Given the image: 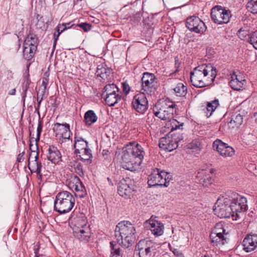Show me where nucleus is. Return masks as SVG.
<instances>
[{"instance_id":"nucleus-1","label":"nucleus","mask_w":257,"mask_h":257,"mask_svg":"<svg viewBox=\"0 0 257 257\" xmlns=\"http://www.w3.org/2000/svg\"><path fill=\"white\" fill-rule=\"evenodd\" d=\"M247 199L236 192L228 191L219 198L213 209L214 214L220 218L234 217L237 220L239 213L247 210Z\"/></svg>"},{"instance_id":"nucleus-2","label":"nucleus","mask_w":257,"mask_h":257,"mask_svg":"<svg viewBox=\"0 0 257 257\" xmlns=\"http://www.w3.org/2000/svg\"><path fill=\"white\" fill-rule=\"evenodd\" d=\"M145 154L143 148L138 143L130 142L123 151L122 168L131 171L136 170L142 164Z\"/></svg>"},{"instance_id":"nucleus-3","label":"nucleus","mask_w":257,"mask_h":257,"mask_svg":"<svg viewBox=\"0 0 257 257\" xmlns=\"http://www.w3.org/2000/svg\"><path fill=\"white\" fill-rule=\"evenodd\" d=\"M216 76V69L211 64H204L195 67L190 73L191 82L196 87L211 84Z\"/></svg>"},{"instance_id":"nucleus-4","label":"nucleus","mask_w":257,"mask_h":257,"mask_svg":"<svg viewBox=\"0 0 257 257\" xmlns=\"http://www.w3.org/2000/svg\"><path fill=\"white\" fill-rule=\"evenodd\" d=\"M135 233L134 225L129 221L120 222L115 229V236L117 243L126 248L132 244L135 238Z\"/></svg>"},{"instance_id":"nucleus-5","label":"nucleus","mask_w":257,"mask_h":257,"mask_svg":"<svg viewBox=\"0 0 257 257\" xmlns=\"http://www.w3.org/2000/svg\"><path fill=\"white\" fill-rule=\"evenodd\" d=\"M75 199L69 192L63 191L56 196L54 202V210L60 214L70 212L75 204Z\"/></svg>"},{"instance_id":"nucleus-6","label":"nucleus","mask_w":257,"mask_h":257,"mask_svg":"<svg viewBox=\"0 0 257 257\" xmlns=\"http://www.w3.org/2000/svg\"><path fill=\"white\" fill-rule=\"evenodd\" d=\"M176 105L175 102L166 99L158 101L156 104L157 110H154V115L162 120H171L173 118V112ZM153 114H148V119Z\"/></svg>"},{"instance_id":"nucleus-7","label":"nucleus","mask_w":257,"mask_h":257,"mask_svg":"<svg viewBox=\"0 0 257 257\" xmlns=\"http://www.w3.org/2000/svg\"><path fill=\"white\" fill-rule=\"evenodd\" d=\"M141 92L151 96L154 94L158 86L157 79L154 74L145 72L141 79Z\"/></svg>"},{"instance_id":"nucleus-8","label":"nucleus","mask_w":257,"mask_h":257,"mask_svg":"<svg viewBox=\"0 0 257 257\" xmlns=\"http://www.w3.org/2000/svg\"><path fill=\"white\" fill-rule=\"evenodd\" d=\"M210 16L214 23L222 25L229 22L231 15L229 11L225 10L221 6H216L211 9Z\"/></svg>"},{"instance_id":"nucleus-9","label":"nucleus","mask_w":257,"mask_h":257,"mask_svg":"<svg viewBox=\"0 0 257 257\" xmlns=\"http://www.w3.org/2000/svg\"><path fill=\"white\" fill-rule=\"evenodd\" d=\"M186 27L192 32L196 33H203L206 30L204 23L196 16H191L186 20Z\"/></svg>"},{"instance_id":"nucleus-10","label":"nucleus","mask_w":257,"mask_h":257,"mask_svg":"<svg viewBox=\"0 0 257 257\" xmlns=\"http://www.w3.org/2000/svg\"><path fill=\"white\" fill-rule=\"evenodd\" d=\"M134 108L138 112L143 114L147 110L148 101L146 94L140 92L135 95L132 101Z\"/></svg>"},{"instance_id":"nucleus-11","label":"nucleus","mask_w":257,"mask_h":257,"mask_svg":"<svg viewBox=\"0 0 257 257\" xmlns=\"http://www.w3.org/2000/svg\"><path fill=\"white\" fill-rule=\"evenodd\" d=\"M144 227L146 229L151 230L152 233L156 236H161L164 233V224L153 217L145 222Z\"/></svg>"},{"instance_id":"nucleus-12","label":"nucleus","mask_w":257,"mask_h":257,"mask_svg":"<svg viewBox=\"0 0 257 257\" xmlns=\"http://www.w3.org/2000/svg\"><path fill=\"white\" fill-rule=\"evenodd\" d=\"M212 146L214 150L225 158L232 157L235 153L234 150L231 147L219 139L214 141Z\"/></svg>"},{"instance_id":"nucleus-13","label":"nucleus","mask_w":257,"mask_h":257,"mask_svg":"<svg viewBox=\"0 0 257 257\" xmlns=\"http://www.w3.org/2000/svg\"><path fill=\"white\" fill-rule=\"evenodd\" d=\"M144 241H140L137 244L140 257H151L155 253L156 244L152 241H147L144 247L142 246Z\"/></svg>"},{"instance_id":"nucleus-14","label":"nucleus","mask_w":257,"mask_h":257,"mask_svg":"<svg viewBox=\"0 0 257 257\" xmlns=\"http://www.w3.org/2000/svg\"><path fill=\"white\" fill-rule=\"evenodd\" d=\"M53 130L56 137L62 138L65 140L70 139L71 133L70 130V125L68 123L56 122L54 124Z\"/></svg>"},{"instance_id":"nucleus-15","label":"nucleus","mask_w":257,"mask_h":257,"mask_svg":"<svg viewBox=\"0 0 257 257\" xmlns=\"http://www.w3.org/2000/svg\"><path fill=\"white\" fill-rule=\"evenodd\" d=\"M38 152L35 151H32L29 155L28 167L32 172H36L41 177V171L42 164L38 161Z\"/></svg>"},{"instance_id":"nucleus-16","label":"nucleus","mask_w":257,"mask_h":257,"mask_svg":"<svg viewBox=\"0 0 257 257\" xmlns=\"http://www.w3.org/2000/svg\"><path fill=\"white\" fill-rule=\"evenodd\" d=\"M129 178L122 179L118 183L117 191L119 195L125 198L129 197L133 192V186L130 184Z\"/></svg>"},{"instance_id":"nucleus-17","label":"nucleus","mask_w":257,"mask_h":257,"mask_svg":"<svg viewBox=\"0 0 257 257\" xmlns=\"http://www.w3.org/2000/svg\"><path fill=\"white\" fill-rule=\"evenodd\" d=\"M167 174L164 171L159 172V169L150 175L148 178V184L150 187L156 186H162V183L164 182L162 179V177H166Z\"/></svg>"},{"instance_id":"nucleus-18","label":"nucleus","mask_w":257,"mask_h":257,"mask_svg":"<svg viewBox=\"0 0 257 257\" xmlns=\"http://www.w3.org/2000/svg\"><path fill=\"white\" fill-rule=\"evenodd\" d=\"M229 85L231 88L235 90H240L246 84V80L241 75H237L235 72L230 74Z\"/></svg>"},{"instance_id":"nucleus-19","label":"nucleus","mask_w":257,"mask_h":257,"mask_svg":"<svg viewBox=\"0 0 257 257\" xmlns=\"http://www.w3.org/2000/svg\"><path fill=\"white\" fill-rule=\"evenodd\" d=\"M214 172L213 170L210 168L202 169L197 175V177L200 179L199 181L203 186H207L212 183L210 174Z\"/></svg>"},{"instance_id":"nucleus-20","label":"nucleus","mask_w":257,"mask_h":257,"mask_svg":"<svg viewBox=\"0 0 257 257\" xmlns=\"http://www.w3.org/2000/svg\"><path fill=\"white\" fill-rule=\"evenodd\" d=\"M71 221L72 224L74 226L73 227V230L76 228L81 229L84 228V226H88L86 218L83 213H79L75 216H72Z\"/></svg>"},{"instance_id":"nucleus-21","label":"nucleus","mask_w":257,"mask_h":257,"mask_svg":"<svg viewBox=\"0 0 257 257\" xmlns=\"http://www.w3.org/2000/svg\"><path fill=\"white\" fill-rule=\"evenodd\" d=\"M159 146L162 149L168 152H171L176 149L178 147L177 141H173L172 138L169 137L161 138L159 141Z\"/></svg>"},{"instance_id":"nucleus-22","label":"nucleus","mask_w":257,"mask_h":257,"mask_svg":"<svg viewBox=\"0 0 257 257\" xmlns=\"http://www.w3.org/2000/svg\"><path fill=\"white\" fill-rule=\"evenodd\" d=\"M74 236L81 241L87 242L90 237L91 233L89 226H84L81 229L76 228L74 230Z\"/></svg>"},{"instance_id":"nucleus-23","label":"nucleus","mask_w":257,"mask_h":257,"mask_svg":"<svg viewBox=\"0 0 257 257\" xmlns=\"http://www.w3.org/2000/svg\"><path fill=\"white\" fill-rule=\"evenodd\" d=\"M48 151L47 159L52 163L56 164L61 161V153L56 147L50 146Z\"/></svg>"},{"instance_id":"nucleus-24","label":"nucleus","mask_w":257,"mask_h":257,"mask_svg":"<svg viewBox=\"0 0 257 257\" xmlns=\"http://www.w3.org/2000/svg\"><path fill=\"white\" fill-rule=\"evenodd\" d=\"M103 96L105 97V100L106 104H107V105L110 106L115 105L121 99V95L120 92L105 95Z\"/></svg>"},{"instance_id":"nucleus-25","label":"nucleus","mask_w":257,"mask_h":257,"mask_svg":"<svg viewBox=\"0 0 257 257\" xmlns=\"http://www.w3.org/2000/svg\"><path fill=\"white\" fill-rule=\"evenodd\" d=\"M210 238L211 242L213 245L222 246L227 242V238L225 235H215V234H210Z\"/></svg>"},{"instance_id":"nucleus-26","label":"nucleus","mask_w":257,"mask_h":257,"mask_svg":"<svg viewBox=\"0 0 257 257\" xmlns=\"http://www.w3.org/2000/svg\"><path fill=\"white\" fill-rule=\"evenodd\" d=\"M74 147L76 154H78L88 147V143L81 138H75Z\"/></svg>"},{"instance_id":"nucleus-27","label":"nucleus","mask_w":257,"mask_h":257,"mask_svg":"<svg viewBox=\"0 0 257 257\" xmlns=\"http://www.w3.org/2000/svg\"><path fill=\"white\" fill-rule=\"evenodd\" d=\"M219 105V102L218 99H215L210 102H208L206 106V115L207 117H210L213 111Z\"/></svg>"},{"instance_id":"nucleus-28","label":"nucleus","mask_w":257,"mask_h":257,"mask_svg":"<svg viewBox=\"0 0 257 257\" xmlns=\"http://www.w3.org/2000/svg\"><path fill=\"white\" fill-rule=\"evenodd\" d=\"M84 118L85 124L90 125L96 121L97 116L93 110H89L85 112Z\"/></svg>"},{"instance_id":"nucleus-29","label":"nucleus","mask_w":257,"mask_h":257,"mask_svg":"<svg viewBox=\"0 0 257 257\" xmlns=\"http://www.w3.org/2000/svg\"><path fill=\"white\" fill-rule=\"evenodd\" d=\"M24 44L25 45V46H28V47H35V48L37 49L38 38L35 34H30L26 38Z\"/></svg>"},{"instance_id":"nucleus-30","label":"nucleus","mask_w":257,"mask_h":257,"mask_svg":"<svg viewBox=\"0 0 257 257\" xmlns=\"http://www.w3.org/2000/svg\"><path fill=\"white\" fill-rule=\"evenodd\" d=\"M37 49L35 47H28L23 44V56L27 60H31L34 56Z\"/></svg>"},{"instance_id":"nucleus-31","label":"nucleus","mask_w":257,"mask_h":257,"mask_svg":"<svg viewBox=\"0 0 257 257\" xmlns=\"http://www.w3.org/2000/svg\"><path fill=\"white\" fill-rule=\"evenodd\" d=\"M97 68L96 71V74L98 76L101 77L104 80H108L110 78V74L111 70L109 69H106L102 66Z\"/></svg>"},{"instance_id":"nucleus-32","label":"nucleus","mask_w":257,"mask_h":257,"mask_svg":"<svg viewBox=\"0 0 257 257\" xmlns=\"http://www.w3.org/2000/svg\"><path fill=\"white\" fill-rule=\"evenodd\" d=\"M119 92L118 87L115 84H108L104 87L102 95L105 96Z\"/></svg>"},{"instance_id":"nucleus-33","label":"nucleus","mask_w":257,"mask_h":257,"mask_svg":"<svg viewBox=\"0 0 257 257\" xmlns=\"http://www.w3.org/2000/svg\"><path fill=\"white\" fill-rule=\"evenodd\" d=\"M67 29V27L66 26V23H63L62 25L59 24L56 28L55 30L57 31V33L56 32L54 34V41L53 45V50L55 49L56 42L58 39L59 36L61 33H62L63 31Z\"/></svg>"},{"instance_id":"nucleus-34","label":"nucleus","mask_w":257,"mask_h":257,"mask_svg":"<svg viewBox=\"0 0 257 257\" xmlns=\"http://www.w3.org/2000/svg\"><path fill=\"white\" fill-rule=\"evenodd\" d=\"M210 234H215V235H227L225 233V230L224 228L223 224L221 222L216 223Z\"/></svg>"},{"instance_id":"nucleus-35","label":"nucleus","mask_w":257,"mask_h":257,"mask_svg":"<svg viewBox=\"0 0 257 257\" xmlns=\"http://www.w3.org/2000/svg\"><path fill=\"white\" fill-rule=\"evenodd\" d=\"M187 87L182 83H179L174 88L176 95L178 96H184L187 93Z\"/></svg>"},{"instance_id":"nucleus-36","label":"nucleus","mask_w":257,"mask_h":257,"mask_svg":"<svg viewBox=\"0 0 257 257\" xmlns=\"http://www.w3.org/2000/svg\"><path fill=\"white\" fill-rule=\"evenodd\" d=\"M187 148L195 152H198L202 148V145L199 140H195L187 145Z\"/></svg>"},{"instance_id":"nucleus-37","label":"nucleus","mask_w":257,"mask_h":257,"mask_svg":"<svg viewBox=\"0 0 257 257\" xmlns=\"http://www.w3.org/2000/svg\"><path fill=\"white\" fill-rule=\"evenodd\" d=\"M242 245L243 246V249L246 252L252 251L256 248L253 243L245 238L242 241Z\"/></svg>"},{"instance_id":"nucleus-38","label":"nucleus","mask_w":257,"mask_h":257,"mask_svg":"<svg viewBox=\"0 0 257 257\" xmlns=\"http://www.w3.org/2000/svg\"><path fill=\"white\" fill-rule=\"evenodd\" d=\"M246 8L251 13L257 14V0L249 1L246 5Z\"/></svg>"},{"instance_id":"nucleus-39","label":"nucleus","mask_w":257,"mask_h":257,"mask_svg":"<svg viewBox=\"0 0 257 257\" xmlns=\"http://www.w3.org/2000/svg\"><path fill=\"white\" fill-rule=\"evenodd\" d=\"M74 185V189L76 191H83L84 189V187L82 184L80 179L79 177L75 176L73 180Z\"/></svg>"},{"instance_id":"nucleus-40","label":"nucleus","mask_w":257,"mask_h":257,"mask_svg":"<svg viewBox=\"0 0 257 257\" xmlns=\"http://www.w3.org/2000/svg\"><path fill=\"white\" fill-rule=\"evenodd\" d=\"M110 244L111 249L110 257H122L120 248L116 247V245L114 244L112 242H110Z\"/></svg>"},{"instance_id":"nucleus-41","label":"nucleus","mask_w":257,"mask_h":257,"mask_svg":"<svg viewBox=\"0 0 257 257\" xmlns=\"http://www.w3.org/2000/svg\"><path fill=\"white\" fill-rule=\"evenodd\" d=\"M237 34L239 38L242 40H244L246 36L249 37L250 36V35H249V30L247 27H244L240 28L238 31Z\"/></svg>"},{"instance_id":"nucleus-42","label":"nucleus","mask_w":257,"mask_h":257,"mask_svg":"<svg viewBox=\"0 0 257 257\" xmlns=\"http://www.w3.org/2000/svg\"><path fill=\"white\" fill-rule=\"evenodd\" d=\"M243 122V117L242 115L240 114H238L235 116H233L232 117L231 120L230 121V123L231 124L232 123H234L235 126L238 127L240 125L242 124Z\"/></svg>"},{"instance_id":"nucleus-43","label":"nucleus","mask_w":257,"mask_h":257,"mask_svg":"<svg viewBox=\"0 0 257 257\" xmlns=\"http://www.w3.org/2000/svg\"><path fill=\"white\" fill-rule=\"evenodd\" d=\"M46 90L44 89L39 88V91L37 92V101L38 102V105L36 108L37 110H39L41 105V103L43 99L44 96L45 94Z\"/></svg>"},{"instance_id":"nucleus-44","label":"nucleus","mask_w":257,"mask_h":257,"mask_svg":"<svg viewBox=\"0 0 257 257\" xmlns=\"http://www.w3.org/2000/svg\"><path fill=\"white\" fill-rule=\"evenodd\" d=\"M169 120L171 121V124L172 126V129H171L172 131L177 130L178 129H179V130L183 129L182 127L184 124L183 122H179L175 119H171V120Z\"/></svg>"},{"instance_id":"nucleus-45","label":"nucleus","mask_w":257,"mask_h":257,"mask_svg":"<svg viewBox=\"0 0 257 257\" xmlns=\"http://www.w3.org/2000/svg\"><path fill=\"white\" fill-rule=\"evenodd\" d=\"M249 42L257 50V31L250 34L249 37Z\"/></svg>"},{"instance_id":"nucleus-46","label":"nucleus","mask_w":257,"mask_h":257,"mask_svg":"<svg viewBox=\"0 0 257 257\" xmlns=\"http://www.w3.org/2000/svg\"><path fill=\"white\" fill-rule=\"evenodd\" d=\"M30 84V80L28 78H27L24 81L23 84V98L24 101H25V97L27 96V91L29 87V85Z\"/></svg>"},{"instance_id":"nucleus-47","label":"nucleus","mask_w":257,"mask_h":257,"mask_svg":"<svg viewBox=\"0 0 257 257\" xmlns=\"http://www.w3.org/2000/svg\"><path fill=\"white\" fill-rule=\"evenodd\" d=\"M245 238L248 241H250L251 243L254 244L255 247L257 248V233L248 234Z\"/></svg>"},{"instance_id":"nucleus-48","label":"nucleus","mask_w":257,"mask_h":257,"mask_svg":"<svg viewBox=\"0 0 257 257\" xmlns=\"http://www.w3.org/2000/svg\"><path fill=\"white\" fill-rule=\"evenodd\" d=\"M78 26L81 28L85 32H88L91 29V26L86 23H82L78 25Z\"/></svg>"},{"instance_id":"nucleus-49","label":"nucleus","mask_w":257,"mask_h":257,"mask_svg":"<svg viewBox=\"0 0 257 257\" xmlns=\"http://www.w3.org/2000/svg\"><path fill=\"white\" fill-rule=\"evenodd\" d=\"M166 174L167 175L166 177H164V180H163L164 182L162 183V186L163 185L165 187H167L169 185V183L170 180L171 179V175L166 172Z\"/></svg>"},{"instance_id":"nucleus-50","label":"nucleus","mask_w":257,"mask_h":257,"mask_svg":"<svg viewBox=\"0 0 257 257\" xmlns=\"http://www.w3.org/2000/svg\"><path fill=\"white\" fill-rule=\"evenodd\" d=\"M42 127H43V126H42V122L41 121H39L38 126L37 127V138L36 139V142L39 141V140H40V135H41V133L42 130Z\"/></svg>"},{"instance_id":"nucleus-51","label":"nucleus","mask_w":257,"mask_h":257,"mask_svg":"<svg viewBox=\"0 0 257 257\" xmlns=\"http://www.w3.org/2000/svg\"><path fill=\"white\" fill-rule=\"evenodd\" d=\"M77 155H79L81 159L84 161H89L92 158V155H89V154L86 155L84 153H78Z\"/></svg>"},{"instance_id":"nucleus-52","label":"nucleus","mask_w":257,"mask_h":257,"mask_svg":"<svg viewBox=\"0 0 257 257\" xmlns=\"http://www.w3.org/2000/svg\"><path fill=\"white\" fill-rule=\"evenodd\" d=\"M36 18L38 22L36 23V26L37 28L41 29L43 26H44V22L40 21V19H42V17H41L39 14H37L36 16Z\"/></svg>"},{"instance_id":"nucleus-53","label":"nucleus","mask_w":257,"mask_h":257,"mask_svg":"<svg viewBox=\"0 0 257 257\" xmlns=\"http://www.w3.org/2000/svg\"><path fill=\"white\" fill-rule=\"evenodd\" d=\"M48 82V78L46 77L43 78L42 83L41 86L39 87V88L41 89H44V90H46Z\"/></svg>"},{"instance_id":"nucleus-54","label":"nucleus","mask_w":257,"mask_h":257,"mask_svg":"<svg viewBox=\"0 0 257 257\" xmlns=\"http://www.w3.org/2000/svg\"><path fill=\"white\" fill-rule=\"evenodd\" d=\"M76 173L80 176L83 175V171L82 166L80 164H78L75 168Z\"/></svg>"},{"instance_id":"nucleus-55","label":"nucleus","mask_w":257,"mask_h":257,"mask_svg":"<svg viewBox=\"0 0 257 257\" xmlns=\"http://www.w3.org/2000/svg\"><path fill=\"white\" fill-rule=\"evenodd\" d=\"M25 152L23 151L22 153L19 154L17 157V161L19 162H21L24 160V156Z\"/></svg>"},{"instance_id":"nucleus-56","label":"nucleus","mask_w":257,"mask_h":257,"mask_svg":"<svg viewBox=\"0 0 257 257\" xmlns=\"http://www.w3.org/2000/svg\"><path fill=\"white\" fill-rule=\"evenodd\" d=\"M130 86L126 84L125 83L123 84V90L124 92H125L126 94H127L130 91Z\"/></svg>"},{"instance_id":"nucleus-57","label":"nucleus","mask_w":257,"mask_h":257,"mask_svg":"<svg viewBox=\"0 0 257 257\" xmlns=\"http://www.w3.org/2000/svg\"><path fill=\"white\" fill-rule=\"evenodd\" d=\"M83 151L80 152L79 153H84V154H89V155H92L91 153V150L87 147L85 149L83 150Z\"/></svg>"},{"instance_id":"nucleus-58","label":"nucleus","mask_w":257,"mask_h":257,"mask_svg":"<svg viewBox=\"0 0 257 257\" xmlns=\"http://www.w3.org/2000/svg\"><path fill=\"white\" fill-rule=\"evenodd\" d=\"M16 89L15 88H14L12 90H11L9 92V95H15L16 94Z\"/></svg>"},{"instance_id":"nucleus-59","label":"nucleus","mask_w":257,"mask_h":257,"mask_svg":"<svg viewBox=\"0 0 257 257\" xmlns=\"http://www.w3.org/2000/svg\"><path fill=\"white\" fill-rule=\"evenodd\" d=\"M66 24V26L67 27V29H69V28H71L72 26V25H71L70 23H67Z\"/></svg>"},{"instance_id":"nucleus-60","label":"nucleus","mask_w":257,"mask_h":257,"mask_svg":"<svg viewBox=\"0 0 257 257\" xmlns=\"http://www.w3.org/2000/svg\"><path fill=\"white\" fill-rule=\"evenodd\" d=\"M202 257H209V256H207V255H204L203 256H202Z\"/></svg>"},{"instance_id":"nucleus-61","label":"nucleus","mask_w":257,"mask_h":257,"mask_svg":"<svg viewBox=\"0 0 257 257\" xmlns=\"http://www.w3.org/2000/svg\"><path fill=\"white\" fill-rule=\"evenodd\" d=\"M107 180H108V181H110V178H108V177L107 178Z\"/></svg>"},{"instance_id":"nucleus-62","label":"nucleus","mask_w":257,"mask_h":257,"mask_svg":"<svg viewBox=\"0 0 257 257\" xmlns=\"http://www.w3.org/2000/svg\"><path fill=\"white\" fill-rule=\"evenodd\" d=\"M162 180H164V177H162Z\"/></svg>"},{"instance_id":"nucleus-63","label":"nucleus","mask_w":257,"mask_h":257,"mask_svg":"<svg viewBox=\"0 0 257 257\" xmlns=\"http://www.w3.org/2000/svg\"><path fill=\"white\" fill-rule=\"evenodd\" d=\"M31 146H32V145H31V144H30V148H31Z\"/></svg>"},{"instance_id":"nucleus-64","label":"nucleus","mask_w":257,"mask_h":257,"mask_svg":"<svg viewBox=\"0 0 257 257\" xmlns=\"http://www.w3.org/2000/svg\"><path fill=\"white\" fill-rule=\"evenodd\" d=\"M35 257H38V255H36Z\"/></svg>"}]
</instances>
